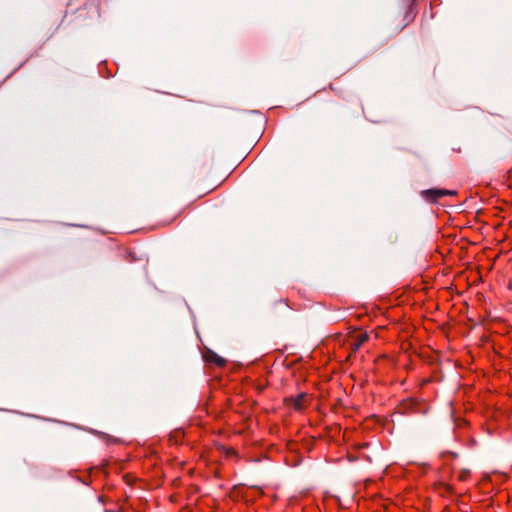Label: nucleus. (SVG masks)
Segmentation results:
<instances>
[{"mask_svg":"<svg viewBox=\"0 0 512 512\" xmlns=\"http://www.w3.org/2000/svg\"><path fill=\"white\" fill-rule=\"evenodd\" d=\"M451 194H452V192H450L448 190H428L426 192L427 196H430V197H431V195L433 196L432 197L433 200H437L443 196L451 195Z\"/></svg>","mask_w":512,"mask_h":512,"instance_id":"nucleus-3","label":"nucleus"},{"mask_svg":"<svg viewBox=\"0 0 512 512\" xmlns=\"http://www.w3.org/2000/svg\"><path fill=\"white\" fill-rule=\"evenodd\" d=\"M293 407L296 410H302L306 408L310 402V397L306 393H300L295 398L291 399Z\"/></svg>","mask_w":512,"mask_h":512,"instance_id":"nucleus-1","label":"nucleus"},{"mask_svg":"<svg viewBox=\"0 0 512 512\" xmlns=\"http://www.w3.org/2000/svg\"><path fill=\"white\" fill-rule=\"evenodd\" d=\"M205 360L217 365L218 367H223L226 363L224 358L211 351L205 355Z\"/></svg>","mask_w":512,"mask_h":512,"instance_id":"nucleus-2","label":"nucleus"},{"mask_svg":"<svg viewBox=\"0 0 512 512\" xmlns=\"http://www.w3.org/2000/svg\"><path fill=\"white\" fill-rule=\"evenodd\" d=\"M178 216H179V214H178V215H176V216H174V218H173L172 220H170L167 224L172 223L174 220H176V219L178 218Z\"/></svg>","mask_w":512,"mask_h":512,"instance_id":"nucleus-5","label":"nucleus"},{"mask_svg":"<svg viewBox=\"0 0 512 512\" xmlns=\"http://www.w3.org/2000/svg\"><path fill=\"white\" fill-rule=\"evenodd\" d=\"M470 476V472L467 471V470H463L459 473L458 475V478L461 480V481H465L469 478Z\"/></svg>","mask_w":512,"mask_h":512,"instance_id":"nucleus-4","label":"nucleus"}]
</instances>
